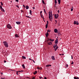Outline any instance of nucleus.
<instances>
[{
  "instance_id": "nucleus-1",
  "label": "nucleus",
  "mask_w": 79,
  "mask_h": 79,
  "mask_svg": "<svg viewBox=\"0 0 79 79\" xmlns=\"http://www.w3.org/2000/svg\"><path fill=\"white\" fill-rule=\"evenodd\" d=\"M49 19L51 21H52V14H51V12L50 13L49 12Z\"/></svg>"
},
{
  "instance_id": "nucleus-2",
  "label": "nucleus",
  "mask_w": 79,
  "mask_h": 79,
  "mask_svg": "<svg viewBox=\"0 0 79 79\" xmlns=\"http://www.w3.org/2000/svg\"><path fill=\"white\" fill-rule=\"evenodd\" d=\"M3 44L6 47H8V43L6 41H4L3 42Z\"/></svg>"
},
{
  "instance_id": "nucleus-3",
  "label": "nucleus",
  "mask_w": 79,
  "mask_h": 79,
  "mask_svg": "<svg viewBox=\"0 0 79 79\" xmlns=\"http://www.w3.org/2000/svg\"><path fill=\"white\" fill-rule=\"evenodd\" d=\"M7 28H9V29H10L12 28V27H11V25H10L9 24H8L7 25Z\"/></svg>"
},
{
  "instance_id": "nucleus-4",
  "label": "nucleus",
  "mask_w": 79,
  "mask_h": 79,
  "mask_svg": "<svg viewBox=\"0 0 79 79\" xmlns=\"http://www.w3.org/2000/svg\"><path fill=\"white\" fill-rule=\"evenodd\" d=\"M55 18L56 19H57L58 18V16H59V15H58V14H57L56 15L55 14L54 15Z\"/></svg>"
},
{
  "instance_id": "nucleus-5",
  "label": "nucleus",
  "mask_w": 79,
  "mask_h": 79,
  "mask_svg": "<svg viewBox=\"0 0 79 79\" xmlns=\"http://www.w3.org/2000/svg\"><path fill=\"white\" fill-rule=\"evenodd\" d=\"M74 24H76V25H79V23L78 21H75L74 22Z\"/></svg>"
},
{
  "instance_id": "nucleus-6",
  "label": "nucleus",
  "mask_w": 79,
  "mask_h": 79,
  "mask_svg": "<svg viewBox=\"0 0 79 79\" xmlns=\"http://www.w3.org/2000/svg\"><path fill=\"white\" fill-rule=\"evenodd\" d=\"M54 31L55 33H57L58 32V30L57 29H55L54 30Z\"/></svg>"
},
{
  "instance_id": "nucleus-7",
  "label": "nucleus",
  "mask_w": 79,
  "mask_h": 79,
  "mask_svg": "<svg viewBox=\"0 0 79 79\" xmlns=\"http://www.w3.org/2000/svg\"><path fill=\"white\" fill-rule=\"evenodd\" d=\"M48 45H52V43L51 42H49L48 41Z\"/></svg>"
},
{
  "instance_id": "nucleus-8",
  "label": "nucleus",
  "mask_w": 79,
  "mask_h": 79,
  "mask_svg": "<svg viewBox=\"0 0 79 79\" xmlns=\"http://www.w3.org/2000/svg\"><path fill=\"white\" fill-rule=\"evenodd\" d=\"M45 35L46 37H48V32H47V33H46Z\"/></svg>"
},
{
  "instance_id": "nucleus-9",
  "label": "nucleus",
  "mask_w": 79,
  "mask_h": 79,
  "mask_svg": "<svg viewBox=\"0 0 79 79\" xmlns=\"http://www.w3.org/2000/svg\"><path fill=\"white\" fill-rule=\"evenodd\" d=\"M16 23H17V24L19 25L21 24V22H16Z\"/></svg>"
},
{
  "instance_id": "nucleus-10",
  "label": "nucleus",
  "mask_w": 79,
  "mask_h": 79,
  "mask_svg": "<svg viewBox=\"0 0 79 79\" xmlns=\"http://www.w3.org/2000/svg\"><path fill=\"white\" fill-rule=\"evenodd\" d=\"M58 39H57L55 41V44H58Z\"/></svg>"
},
{
  "instance_id": "nucleus-11",
  "label": "nucleus",
  "mask_w": 79,
  "mask_h": 79,
  "mask_svg": "<svg viewBox=\"0 0 79 79\" xmlns=\"http://www.w3.org/2000/svg\"><path fill=\"white\" fill-rule=\"evenodd\" d=\"M52 60H55V57H54V56H52Z\"/></svg>"
},
{
  "instance_id": "nucleus-12",
  "label": "nucleus",
  "mask_w": 79,
  "mask_h": 79,
  "mask_svg": "<svg viewBox=\"0 0 79 79\" xmlns=\"http://www.w3.org/2000/svg\"><path fill=\"white\" fill-rule=\"evenodd\" d=\"M37 71H35V73H33V74L34 75H35V74H37Z\"/></svg>"
},
{
  "instance_id": "nucleus-13",
  "label": "nucleus",
  "mask_w": 79,
  "mask_h": 79,
  "mask_svg": "<svg viewBox=\"0 0 79 79\" xmlns=\"http://www.w3.org/2000/svg\"><path fill=\"white\" fill-rule=\"evenodd\" d=\"M1 11H3V12H5V11L4 10V9H3V8H2V9H1Z\"/></svg>"
},
{
  "instance_id": "nucleus-14",
  "label": "nucleus",
  "mask_w": 79,
  "mask_h": 79,
  "mask_svg": "<svg viewBox=\"0 0 79 79\" xmlns=\"http://www.w3.org/2000/svg\"><path fill=\"white\" fill-rule=\"evenodd\" d=\"M58 2L59 3V5H60L61 3V0H58Z\"/></svg>"
},
{
  "instance_id": "nucleus-15",
  "label": "nucleus",
  "mask_w": 79,
  "mask_h": 79,
  "mask_svg": "<svg viewBox=\"0 0 79 79\" xmlns=\"http://www.w3.org/2000/svg\"><path fill=\"white\" fill-rule=\"evenodd\" d=\"M15 37H19V36H18V35L17 34L15 35Z\"/></svg>"
},
{
  "instance_id": "nucleus-16",
  "label": "nucleus",
  "mask_w": 79,
  "mask_h": 79,
  "mask_svg": "<svg viewBox=\"0 0 79 79\" xmlns=\"http://www.w3.org/2000/svg\"><path fill=\"white\" fill-rule=\"evenodd\" d=\"M26 9H27V10L28 9H29V6H26Z\"/></svg>"
},
{
  "instance_id": "nucleus-17",
  "label": "nucleus",
  "mask_w": 79,
  "mask_h": 79,
  "mask_svg": "<svg viewBox=\"0 0 79 79\" xmlns=\"http://www.w3.org/2000/svg\"><path fill=\"white\" fill-rule=\"evenodd\" d=\"M22 66L23 67V68L25 69V66H24V64H23L22 65Z\"/></svg>"
},
{
  "instance_id": "nucleus-18",
  "label": "nucleus",
  "mask_w": 79,
  "mask_h": 79,
  "mask_svg": "<svg viewBox=\"0 0 79 79\" xmlns=\"http://www.w3.org/2000/svg\"><path fill=\"white\" fill-rule=\"evenodd\" d=\"M40 16H41V18H43L44 19V16H43L42 15H41Z\"/></svg>"
},
{
  "instance_id": "nucleus-19",
  "label": "nucleus",
  "mask_w": 79,
  "mask_h": 79,
  "mask_svg": "<svg viewBox=\"0 0 79 79\" xmlns=\"http://www.w3.org/2000/svg\"><path fill=\"white\" fill-rule=\"evenodd\" d=\"M30 14H31V15H32V11L31 10H30Z\"/></svg>"
},
{
  "instance_id": "nucleus-20",
  "label": "nucleus",
  "mask_w": 79,
  "mask_h": 79,
  "mask_svg": "<svg viewBox=\"0 0 79 79\" xmlns=\"http://www.w3.org/2000/svg\"><path fill=\"white\" fill-rule=\"evenodd\" d=\"M58 47L57 46L56 48H55V52L56 51V50H57L58 49Z\"/></svg>"
},
{
  "instance_id": "nucleus-21",
  "label": "nucleus",
  "mask_w": 79,
  "mask_h": 79,
  "mask_svg": "<svg viewBox=\"0 0 79 79\" xmlns=\"http://www.w3.org/2000/svg\"><path fill=\"white\" fill-rule=\"evenodd\" d=\"M74 79H79V78L78 77H74Z\"/></svg>"
},
{
  "instance_id": "nucleus-22",
  "label": "nucleus",
  "mask_w": 79,
  "mask_h": 79,
  "mask_svg": "<svg viewBox=\"0 0 79 79\" xmlns=\"http://www.w3.org/2000/svg\"><path fill=\"white\" fill-rule=\"evenodd\" d=\"M22 57L23 59H26V57H25V56H22Z\"/></svg>"
},
{
  "instance_id": "nucleus-23",
  "label": "nucleus",
  "mask_w": 79,
  "mask_h": 79,
  "mask_svg": "<svg viewBox=\"0 0 79 79\" xmlns=\"http://www.w3.org/2000/svg\"><path fill=\"white\" fill-rule=\"evenodd\" d=\"M49 40H50V41H52V39H49L48 40H47V41H49Z\"/></svg>"
},
{
  "instance_id": "nucleus-24",
  "label": "nucleus",
  "mask_w": 79,
  "mask_h": 79,
  "mask_svg": "<svg viewBox=\"0 0 79 79\" xmlns=\"http://www.w3.org/2000/svg\"><path fill=\"white\" fill-rule=\"evenodd\" d=\"M53 47H54V49H55V48H56V46L55 45Z\"/></svg>"
},
{
  "instance_id": "nucleus-25",
  "label": "nucleus",
  "mask_w": 79,
  "mask_h": 79,
  "mask_svg": "<svg viewBox=\"0 0 79 79\" xmlns=\"http://www.w3.org/2000/svg\"><path fill=\"white\" fill-rule=\"evenodd\" d=\"M46 67H49L50 66V64H48V65H46Z\"/></svg>"
},
{
  "instance_id": "nucleus-26",
  "label": "nucleus",
  "mask_w": 79,
  "mask_h": 79,
  "mask_svg": "<svg viewBox=\"0 0 79 79\" xmlns=\"http://www.w3.org/2000/svg\"><path fill=\"white\" fill-rule=\"evenodd\" d=\"M71 11H73V7H72L71 8Z\"/></svg>"
},
{
  "instance_id": "nucleus-27",
  "label": "nucleus",
  "mask_w": 79,
  "mask_h": 79,
  "mask_svg": "<svg viewBox=\"0 0 79 79\" xmlns=\"http://www.w3.org/2000/svg\"><path fill=\"white\" fill-rule=\"evenodd\" d=\"M25 16H26V17H27V18H31V17H30L29 16L26 15Z\"/></svg>"
},
{
  "instance_id": "nucleus-28",
  "label": "nucleus",
  "mask_w": 79,
  "mask_h": 79,
  "mask_svg": "<svg viewBox=\"0 0 79 79\" xmlns=\"http://www.w3.org/2000/svg\"><path fill=\"white\" fill-rule=\"evenodd\" d=\"M47 32H50V30H48L47 31Z\"/></svg>"
},
{
  "instance_id": "nucleus-29",
  "label": "nucleus",
  "mask_w": 79,
  "mask_h": 79,
  "mask_svg": "<svg viewBox=\"0 0 79 79\" xmlns=\"http://www.w3.org/2000/svg\"><path fill=\"white\" fill-rule=\"evenodd\" d=\"M0 9H2L3 8H2V5H1V6H0Z\"/></svg>"
},
{
  "instance_id": "nucleus-30",
  "label": "nucleus",
  "mask_w": 79,
  "mask_h": 79,
  "mask_svg": "<svg viewBox=\"0 0 79 79\" xmlns=\"http://www.w3.org/2000/svg\"><path fill=\"white\" fill-rule=\"evenodd\" d=\"M55 3L56 4V3H57V1H56V0L55 1Z\"/></svg>"
},
{
  "instance_id": "nucleus-31",
  "label": "nucleus",
  "mask_w": 79,
  "mask_h": 79,
  "mask_svg": "<svg viewBox=\"0 0 79 79\" xmlns=\"http://www.w3.org/2000/svg\"><path fill=\"white\" fill-rule=\"evenodd\" d=\"M42 2L43 3V4H45V2H44V0L42 1Z\"/></svg>"
},
{
  "instance_id": "nucleus-32",
  "label": "nucleus",
  "mask_w": 79,
  "mask_h": 79,
  "mask_svg": "<svg viewBox=\"0 0 79 79\" xmlns=\"http://www.w3.org/2000/svg\"><path fill=\"white\" fill-rule=\"evenodd\" d=\"M55 21L56 22V23H55V24H56L57 23V21H56V20H55Z\"/></svg>"
},
{
  "instance_id": "nucleus-33",
  "label": "nucleus",
  "mask_w": 79,
  "mask_h": 79,
  "mask_svg": "<svg viewBox=\"0 0 79 79\" xmlns=\"http://www.w3.org/2000/svg\"><path fill=\"white\" fill-rule=\"evenodd\" d=\"M74 63V62L73 61H72V63H71V64H73Z\"/></svg>"
},
{
  "instance_id": "nucleus-34",
  "label": "nucleus",
  "mask_w": 79,
  "mask_h": 79,
  "mask_svg": "<svg viewBox=\"0 0 79 79\" xmlns=\"http://www.w3.org/2000/svg\"><path fill=\"white\" fill-rule=\"evenodd\" d=\"M37 68L38 69H40V68H39V67H37Z\"/></svg>"
},
{
  "instance_id": "nucleus-35",
  "label": "nucleus",
  "mask_w": 79,
  "mask_h": 79,
  "mask_svg": "<svg viewBox=\"0 0 79 79\" xmlns=\"http://www.w3.org/2000/svg\"><path fill=\"white\" fill-rule=\"evenodd\" d=\"M42 11H41L40 12V15H42Z\"/></svg>"
},
{
  "instance_id": "nucleus-36",
  "label": "nucleus",
  "mask_w": 79,
  "mask_h": 79,
  "mask_svg": "<svg viewBox=\"0 0 79 79\" xmlns=\"http://www.w3.org/2000/svg\"><path fill=\"white\" fill-rule=\"evenodd\" d=\"M16 2H19V1L18 0H15Z\"/></svg>"
},
{
  "instance_id": "nucleus-37",
  "label": "nucleus",
  "mask_w": 79,
  "mask_h": 79,
  "mask_svg": "<svg viewBox=\"0 0 79 79\" xmlns=\"http://www.w3.org/2000/svg\"><path fill=\"white\" fill-rule=\"evenodd\" d=\"M44 11L45 14H46V12H45V9H44Z\"/></svg>"
},
{
  "instance_id": "nucleus-38",
  "label": "nucleus",
  "mask_w": 79,
  "mask_h": 79,
  "mask_svg": "<svg viewBox=\"0 0 79 79\" xmlns=\"http://www.w3.org/2000/svg\"><path fill=\"white\" fill-rule=\"evenodd\" d=\"M35 79V77H33L32 78V79Z\"/></svg>"
},
{
  "instance_id": "nucleus-39",
  "label": "nucleus",
  "mask_w": 79,
  "mask_h": 79,
  "mask_svg": "<svg viewBox=\"0 0 79 79\" xmlns=\"http://www.w3.org/2000/svg\"><path fill=\"white\" fill-rule=\"evenodd\" d=\"M1 5H2V6H3V3H2V2H1Z\"/></svg>"
},
{
  "instance_id": "nucleus-40",
  "label": "nucleus",
  "mask_w": 79,
  "mask_h": 79,
  "mask_svg": "<svg viewBox=\"0 0 79 79\" xmlns=\"http://www.w3.org/2000/svg\"><path fill=\"white\" fill-rule=\"evenodd\" d=\"M48 24L47 23L46 25V27H48Z\"/></svg>"
},
{
  "instance_id": "nucleus-41",
  "label": "nucleus",
  "mask_w": 79,
  "mask_h": 79,
  "mask_svg": "<svg viewBox=\"0 0 79 79\" xmlns=\"http://www.w3.org/2000/svg\"><path fill=\"white\" fill-rule=\"evenodd\" d=\"M53 41H54V40L53 39V40H51V42H53Z\"/></svg>"
},
{
  "instance_id": "nucleus-42",
  "label": "nucleus",
  "mask_w": 79,
  "mask_h": 79,
  "mask_svg": "<svg viewBox=\"0 0 79 79\" xmlns=\"http://www.w3.org/2000/svg\"><path fill=\"white\" fill-rule=\"evenodd\" d=\"M16 6L17 7H18V8H19V6H18V5H16Z\"/></svg>"
},
{
  "instance_id": "nucleus-43",
  "label": "nucleus",
  "mask_w": 79,
  "mask_h": 79,
  "mask_svg": "<svg viewBox=\"0 0 79 79\" xmlns=\"http://www.w3.org/2000/svg\"><path fill=\"white\" fill-rule=\"evenodd\" d=\"M23 5V7H24V8H26V6H24V5Z\"/></svg>"
},
{
  "instance_id": "nucleus-44",
  "label": "nucleus",
  "mask_w": 79,
  "mask_h": 79,
  "mask_svg": "<svg viewBox=\"0 0 79 79\" xmlns=\"http://www.w3.org/2000/svg\"><path fill=\"white\" fill-rule=\"evenodd\" d=\"M4 63H6V61L4 60Z\"/></svg>"
},
{
  "instance_id": "nucleus-45",
  "label": "nucleus",
  "mask_w": 79,
  "mask_h": 79,
  "mask_svg": "<svg viewBox=\"0 0 79 79\" xmlns=\"http://www.w3.org/2000/svg\"><path fill=\"white\" fill-rule=\"evenodd\" d=\"M71 58H72V59H73V55H72Z\"/></svg>"
},
{
  "instance_id": "nucleus-46",
  "label": "nucleus",
  "mask_w": 79,
  "mask_h": 79,
  "mask_svg": "<svg viewBox=\"0 0 79 79\" xmlns=\"http://www.w3.org/2000/svg\"><path fill=\"white\" fill-rule=\"evenodd\" d=\"M42 68H40V70H42Z\"/></svg>"
},
{
  "instance_id": "nucleus-47",
  "label": "nucleus",
  "mask_w": 79,
  "mask_h": 79,
  "mask_svg": "<svg viewBox=\"0 0 79 79\" xmlns=\"http://www.w3.org/2000/svg\"><path fill=\"white\" fill-rule=\"evenodd\" d=\"M55 46L56 47H57V44H56V45L55 44Z\"/></svg>"
},
{
  "instance_id": "nucleus-48",
  "label": "nucleus",
  "mask_w": 79,
  "mask_h": 79,
  "mask_svg": "<svg viewBox=\"0 0 79 79\" xmlns=\"http://www.w3.org/2000/svg\"><path fill=\"white\" fill-rule=\"evenodd\" d=\"M40 79H42V77H40Z\"/></svg>"
},
{
  "instance_id": "nucleus-49",
  "label": "nucleus",
  "mask_w": 79,
  "mask_h": 79,
  "mask_svg": "<svg viewBox=\"0 0 79 79\" xmlns=\"http://www.w3.org/2000/svg\"><path fill=\"white\" fill-rule=\"evenodd\" d=\"M47 24H48V21H47Z\"/></svg>"
},
{
  "instance_id": "nucleus-50",
  "label": "nucleus",
  "mask_w": 79,
  "mask_h": 79,
  "mask_svg": "<svg viewBox=\"0 0 79 79\" xmlns=\"http://www.w3.org/2000/svg\"><path fill=\"white\" fill-rule=\"evenodd\" d=\"M32 61H33V62H34V63H35V61H34V60H32Z\"/></svg>"
},
{
  "instance_id": "nucleus-51",
  "label": "nucleus",
  "mask_w": 79,
  "mask_h": 79,
  "mask_svg": "<svg viewBox=\"0 0 79 79\" xmlns=\"http://www.w3.org/2000/svg\"><path fill=\"white\" fill-rule=\"evenodd\" d=\"M29 60H32V59H31V58H29Z\"/></svg>"
},
{
  "instance_id": "nucleus-52",
  "label": "nucleus",
  "mask_w": 79,
  "mask_h": 79,
  "mask_svg": "<svg viewBox=\"0 0 79 79\" xmlns=\"http://www.w3.org/2000/svg\"><path fill=\"white\" fill-rule=\"evenodd\" d=\"M66 65V67H68V64H67Z\"/></svg>"
},
{
  "instance_id": "nucleus-53",
  "label": "nucleus",
  "mask_w": 79,
  "mask_h": 79,
  "mask_svg": "<svg viewBox=\"0 0 79 79\" xmlns=\"http://www.w3.org/2000/svg\"><path fill=\"white\" fill-rule=\"evenodd\" d=\"M44 79H47V77H44Z\"/></svg>"
},
{
  "instance_id": "nucleus-54",
  "label": "nucleus",
  "mask_w": 79,
  "mask_h": 79,
  "mask_svg": "<svg viewBox=\"0 0 79 79\" xmlns=\"http://www.w3.org/2000/svg\"><path fill=\"white\" fill-rule=\"evenodd\" d=\"M18 73H19V72L17 71L16 73L17 74H18Z\"/></svg>"
},
{
  "instance_id": "nucleus-55",
  "label": "nucleus",
  "mask_w": 79,
  "mask_h": 79,
  "mask_svg": "<svg viewBox=\"0 0 79 79\" xmlns=\"http://www.w3.org/2000/svg\"><path fill=\"white\" fill-rule=\"evenodd\" d=\"M33 9H35V7H33Z\"/></svg>"
},
{
  "instance_id": "nucleus-56",
  "label": "nucleus",
  "mask_w": 79,
  "mask_h": 79,
  "mask_svg": "<svg viewBox=\"0 0 79 79\" xmlns=\"http://www.w3.org/2000/svg\"><path fill=\"white\" fill-rule=\"evenodd\" d=\"M21 12H22V13H23V10H21Z\"/></svg>"
},
{
  "instance_id": "nucleus-57",
  "label": "nucleus",
  "mask_w": 79,
  "mask_h": 79,
  "mask_svg": "<svg viewBox=\"0 0 79 79\" xmlns=\"http://www.w3.org/2000/svg\"><path fill=\"white\" fill-rule=\"evenodd\" d=\"M47 27H46V29H47Z\"/></svg>"
},
{
  "instance_id": "nucleus-58",
  "label": "nucleus",
  "mask_w": 79,
  "mask_h": 79,
  "mask_svg": "<svg viewBox=\"0 0 79 79\" xmlns=\"http://www.w3.org/2000/svg\"><path fill=\"white\" fill-rule=\"evenodd\" d=\"M49 66H52V65L50 64H49Z\"/></svg>"
},
{
  "instance_id": "nucleus-59",
  "label": "nucleus",
  "mask_w": 79,
  "mask_h": 79,
  "mask_svg": "<svg viewBox=\"0 0 79 79\" xmlns=\"http://www.w3.org/2000/svg\"><path fill=\"white\" fill-rule=\"evenodd\" d=\"M18 72H21V71H18Z\"/></svg>"
},
{
  "instance_id": "nucleus-60",
  "label": "nucleus",
  "mask_w": 79,
  "mask_h": 79,
  "mask_svg": "<svg viewBox=\"0 0 79 79\" xmlns=\"http://www.w3.org/2000/svg\"><path fill=\"white\" fill-rule=\"evenodd\" d=\"M21 72H23V70H21Z\"/></svg>"
},
{
  "instance_id": "nucleus-61",
  "label": "nucleus",
  "mask_w": 79,
  "mask_h": 79,
  "mask_svg": "<svg viewBox=\"0 0 79 79\" xmlns=\"http://www.w3.org/2000/svg\"><path fill=\"white\" fill-rule=\"evenodd\" d=\"M64 55L63 54H61V55Z\"/></svg>"
},
{
  "instance_id": "nucleus-62",
  "label": "nucleus",
  "mask_w": 79,
  "mask_h": 79,
  "mask_svg": "<svg viewBox=\"0 0 79 79\" xmlns=\"http://www.w3.org/2000/svg\"><path fill=\"white\" fill-rule=\"evenodd\" d=\"M59 55H60V56H61V54H59Z\"/></svg>"
},
{
  "instance_id": "nucleus-63",
  "label": "nucleus",
  "mask_w": 79,
  "mask_h": 79,
  "mask_svg": "<svg viewBox=\"0 0 79 79\" xmlns=\"http://www.w3.org/2000/svg\"><path fill=\"white\" fill-rule=\"evenodd\" d=\"M58 13H59V10H58Z\"/></svg>"
},
{
  "instance_id": "nucleus-64",
  "label": "nucleus",
  "mask_w": 79,
  "mask_h": 79,
  "mask_svg": "<svg viewBox=\"0 0 79 79\" xmlns=\"http://www.w3.org/2000/svg\"><path fill=\"white\" fill-rule=\"evenodd\" d=\"M56 4H55V6H56Z\"/></svg>"
}]
</instances>
